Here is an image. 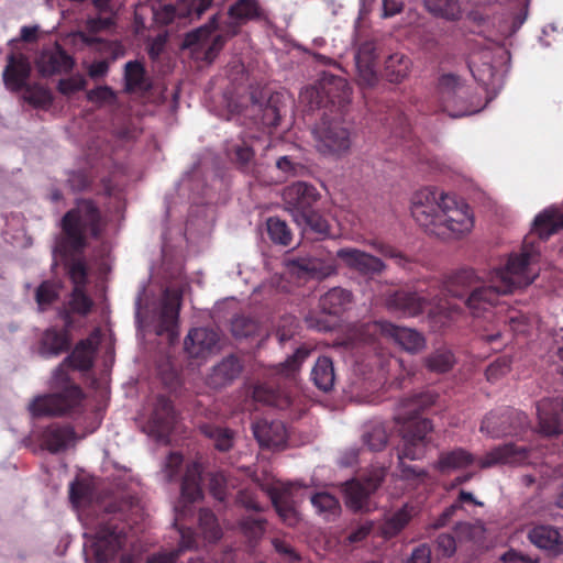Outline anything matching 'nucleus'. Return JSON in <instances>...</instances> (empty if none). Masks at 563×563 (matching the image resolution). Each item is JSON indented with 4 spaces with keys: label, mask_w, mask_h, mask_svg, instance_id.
<instances>
[{
    "label": "nucleus",
    "mask_w": 563,
    "mask_h": 563,
    "mask_svg": "<svg viewBox=\"0 0 563 563\" xmlns=\"http://www.w3.org/2000/svg\"><path fill=\"white\" fill-rule=\"evenodd\" d=\"M336 257L351 271L362 276H375L386 268L384 262L355 247H342L336 251Z\"/></svg>",
    "instance_id": "17"
},
{
    "label": "nucleus",
    "mask_w": 563,
    "mask_h": 563,
    "mask_svg": "<svg viewBox=\"0 0 563 563\" xmlns=\"http://www.w3.org/2000/svg\"><path fill=\"white\" fill-rule=\"evenodd\" d=\"M63 236L59 247L65 254H79L88 245L87 236L98 239L102 232V217L91 199H78L76 206L62 218Z\"/></svg>",
    "instance_id": "8"
},
{
    "label": "nucleus",
    "mask_w": 563,
    "mask_h": 563,
    "mask_svg": "<svg viewBox=\"0 0 563 563\" xmlns=\"http://www.w3.org/2000/svg\"><path fill=\"white\" fill-rule=\"evenodd\" d=\"M360 335L366 344L375 342L377 335L394 340L401 349L410 353L420 352L426 345L424 336L418 331L396 325L387 321H375L361 327Z\"/></svg>",
    "instance_id": "12"
},
{
    "label": "nucleus",
    "mask_w": 563,
    "mask_h": 563,
    "mask_svg": "<svg viewBox=\"0 0 563 563\" xmlns=\"http://www.w3.org/2000/svg\"><path fill=\"white\" fill-rule=\"evenodd\" d=\"M236 505L245 508L246 510H252L255 512H262L264 507L257 501V494L253 489H241L239 490L235 497Z\"/></svg>",
    "instance_id": "61"
},
{
    "label": "nucleus",
    "mask_w": 563,
    "mask_h": 563,
    "mask_svg": "<svg viewBox=\"0 0 563 563\" xmlns=\"http://www.w3.org/2000/svg\"><path fill=\"white\" fill-rule=\"evenodd\" d=\"M68 274L75 287H84L87 283V267L82 260H75L68 266Z\"/></svg>",
    "instance_id": "62"
},
{
    "label": "nucleus",
    "mask_w": 563,
    "mask_h": 563,
    "mask_svg": "<svg viewBox=\"0 0 563 563\" xmlns=\"http://www.w3.org/2000/svg\"><path fill=\"white\" fill-rule=\"evenodd\" d=\"M310 98L311 107L335 108L343 114L344 108L350 102L351 89L347 81L330 73H323L314 87L306 90Z\"/></svg>",
    "instance_id": "11"
},
{
    "label": "nucleus",
    "mask_w": 563,
    "mask_h": 563,
    "mask_svg": "<svg viewBox=\"0 0 563 563\" xmlns=\"http://www.w3.org/2000/svg\"><path fill=\"white\" fill-rule=\"evenodd\" d=\"M140 511L139 500L132 496L115 498L104 508L90 551L98 563H107L125 545L131 530V516Z\"/></svg>",
    "instance_id": "6"
},
{
    "label": "nucleus",
    "mask_w": 563,
    "mask_h": 563,
    "mask_svg": "<svg viewBox=\"0 0 563 563\" xmlns=\"http://www.w3.org/2000/svg\"><path fill=\"white\" fill-rule=\"evenodd\" d=\"M443 292L444 287L439 294H432L421 287L415 290L399 289L389 295L387 307L406 317H417L428 307L434 306L429 309V316L431 318L439 317L440 322L444 324L451 318V311L449 310L448 302L439 297Z\"/></svg>",
    "instance_id": "10"
},
{
    "label": "nucleus",
    "mask_w": 563,
    "mask_h": 563,
    "mask_svg": "<svg viewBox=\"0 0 563 563\" xmlns=\"http://www.w3.org/2000/svg\"><path fill=\"white\" fill-rule=\"evenodd\" d=\"M435 549L439 554L451 558L456 551V542L451 533H441L435 539Z\"/></svg>",
    "instance_id": "64"
},
{
    "label": "nucleus",
    "mask_w": 563,
    "mask_h": 563,
    "mask_svg": "<svg viewBox=\"0 0 563 563\" xmlns=\"http://www.w3.org/2000/svg\"><path fill=\"white\" fill-rule=\"evenodd\" d=\"M368 244L384 257L394 260L395 263L399 266H405V264L408 262L407 257L393 245H389L379 240H372L368 242Z\"/></svg>",
    "instance_id": "59"
},
{
    "label": "nucleus",
    "mask_w": 563,
    "mask_h": 563,
    "mask_svg": "<svg viewBox=\"0 0 563 563\" xmlns=\"http://www.w3.org/2000/svg\"><path fill=\"white\" fill-rule=\"evenodd\" d=\"M476 462L475 455L463 448H455L450 451H443L434 464V468L440 473H446L453 470H462L473 465Z\"/></svg>",
    "instance_id": "32"
},
{
    "label": "nucleus",
    "mask_w": 563,
    "mask_h": 563,
    "mask_svg": "<svg viewBox=\"0 0 563 563\" xmlns=\"http://www.w3.org/2000/svg\"><path fill=\"white\" fill-rule=\"evenodd\" d=\"M439 103L451 118H461L481 110L479 97L459 75L446 73L438 79Z\"/></svg>",
    "instance_id": "9"
},
{
    "label": "nucleus",
    "mask_w": 563,
    "mask_h": 563,
    "mask_svg": "<svg viewBox=\"0 0 563 563\" xmlns=\"http://www.w3.org/2000/svg\"><path fill=\"white\" fill-rule=\"evenodd\" d=\"M93 343L80 340L73 352L53 371L49 379L51 394L33 399L29 409L34 417H60L75 411L85 398L81 387L70 377L69 369L89 371L93 365Z\"/></svg>",
    "instance_id": "2"
},
{
    "label": "nucleus",
    "mask_w": 563,
    "mask_h": 563,
    "mask_svg": "<svg viewBox=\"0 0 563 563\" xmlns=\"http://www.w3.org/2000/svg\"><path fill=\"white\" fill-rule=\"evenodd\" d=\"M362 438L371 451H382L387 444L388 434L383 423L374 422L365 427Z\"/></svg>",
    "instance_id": "45"
},
{
    "label": "nucleus",
    "mask_w": 563,
    "mask_h": 563,
    "mask_svg": "<svg viewBox=\"0 0 563 563\" xmlns=\"http://www.w3.org/2000/svg\"><path fill=\"white\" fill-rule=\"evenodd\" d=\"M411 59L402 53H394L385 60L384 74L390 82H401L410 73Z\"/></svg>",
    "instance_id": "38"
},
{
    "label": "nucleus",
    "mask_w": 563,
    "mask_h": 563,
    "mask_svg": "<svg viewBox=\"0 0 563 563\" xmlns=\"http://www.w3.org/2000/svg\"><path fill=\"white\" fill-rule=\"evenodd\" d=\"M311 379L317 388L322 391H329L334 386L335 373L333 362L328 356H320L312 371Z\"/></svg>",
    "instance_id": "37"
},
{
    "label": "nucleus",
    "mask_w": 563,
    "mask_h": 563,
    "mask_svg": "<svg viewBox=\"0 0 563 563\" xmlns=\"http://www.w3.org/2000/svg\"><path fill=\"white\" fill-rule=\"evenodd\" d=\"M559 408L563 411V398L556 399L543 398L537 404V415L539 419L540 432L545 435H556L562 432Z\"/></svg>",
    "instance_id": "26"
},
{
    "label": "nucleus",
    "mask_w": 563,
    "mask_h": 563,
    "mask_svg": "<svg viewBox=\"0 0 563 563\" xmlns=\"http://www.w3.org/2000/svg\"><path fill=\"white\" fill-rule=\"evenodd\" d=\"M252 430L254 438L262 448H282L286 444V427L279 420H256L252 424Z\"/></svg>",
    "instance_id": "22"
},
{
    "label": "nucleus",
    "mask_w": 563,
    "mask_h": 563,
    "mask_svg": "<svg viewBox=\"0 0 563 563\" xmlns=\"http://www.w3.org/2000/svg\"><path fill=\"white\" fill-rule=\"evenodd\" d=\"M529 460V450L525 445L506 443L487 452L477 461L481 468L493 467L497 464H521Z\"/></svg>",
    "instance_id": "21"
},
{
    "label": "nucleus",
    "mask_w": 563,
    "mask_h": 563,
    "mask_svg": "<svg viewBox=\"0 0 563 563\" xmlns=\"http://www.w3.org/2000/svg\"><path fill=\"white\" fill-rule=\"evenodd\" d=\"M267 520L261 517L243 516L236 522L239 533L251 548H255L266 532Z\"/></svg>",
    "instance_id": "35"
},
{
    "label": "nucleus",
    "mask_w": 563,
    "mask_h": 563,
    "mask_svg": "<svg viewBox=\"0 0 563 563\" xmlns=\"http://www.w3.org/2000/svg\"><path fill=\"white\" fill-rule=\"evenodd\" d=\"M243 364L235 355L224 357L212 367L207 383L212 388H222L232 384L242 373Z\"/></svg>",
    "instance_id": "27"
},
{
    "label": "nucleus",
    "mask_w": 563,
    "mask_h": 563,
    "mask_svg": "<svg viewBox=\"0 0 563 563\" xmlns=\"http://www.w3.org/2000/svg\"><path fill=\"white\" fill-rule=\"evenodd\" d=\"M411 214L426 232L440 239H457L474 225L468 205L435 187L422 188L413 195Z\"/></svg>",
    "instance_id": "3"
},
{
    "label": "nucleus",
    "mask_w": 563,
    "mask_h": 563,
    "mask_svg": "<svg viewBox=\"0 0 563 563\" xmlns=\"http://www.w3.org/2000/svg\"><path fill=\"white\" fill-rule=\"evenodd\" d=\"M276 167L285 178L297 176L303 170V165L294 161L290 156H280L276 161Z\"/></svg>",
    "instance_id": "63"
},
{
    "label": "nucleus",
    "mask_w": 563,
    "mask_h": 563,
    "mask_svg": "<svg viewBox=\"0 0 563 563\" xmlns=\"http://www.w3.org/2000/svg\"><path fill=\"white\" fill-rule=\"evenodd\" d=\"M540 257L538 249L525 247L519 254H511L504 267L494 271L490 285H484L475 271L463 268L454 273L444 290L452 297L462 299L474 318H493L490 324L483 329L481 338L488 344L503 340L512 316L503 314L500 296L511 294L517 288L529 286L537 277L531 265Z\"/></svg>",
    "instance_id": "1"
},
{
    "label": "nucleus",
    "mask_w": 563,
    "mask_h": 563,
    "mask_svg": "<svg viewBox=\"0 0 563 563\" xmlns=\"http://www.w3.org/2000/svg\"><path fill=\"white\" fill-rule=\"evenodd\" d=\"M377 487L378 483L373 479L366 482L352 479L347 482L344 487L346 506L354 511L368 510L369 496Z\"/></svg>",
    "instance_id": "28"
},
{
    "label": "nucleus",
    "mask_w": 563,
    "mask_h": 563,
    "mask_svg": "<svg viewBox=\"0 0 563 563\" xmlns=\"http://www.w3.org/2000/svg\"><path fill=\"white\" fill-rule=\"evenodd\" d=\"M311 504L319 515H323L327 519L335 517L340 512V503L331 494L321 492L312 495Z\"/></svg>",
    "instance_id": "48"
},
{
    "label": "nucleus",
    "mask_w": 563,
    "mask_h": 563,
    "mask_svg": "<svg viewBox=\"0 0 563 563\" xmlns=\"http://www.w3.org/2000/svg\"><path fill=\"white\" fill-rule=\"evenodd\" d=\"M201 472V465L197 462H192L186 466V471L181 477L180 500L175 507L176 518L174 522L180 533L178 548L168 552L153 554L147 559L146 563H176L184 551L197 547L195 531L191 528H185L179 521L187 512L192 511V504L203 497L200 485Z\"/></svg>",
    "instance_id": "7"
},
{
    "label": "nucleus",
    "mask_w": 563,
    "mask_h": 563,
    "mask_svg": "<svg viewBox=\"0 0 563 563\" xmlns=\"http://www.w3.org/2000/svg\"><path fill=\"white\" fill-rule=\"evenodd\" d=\"M438 395L426 390L413 394L399 401L395 421L400 426L402 439L398 452L399 468L405 479L423 478L427 472L415 465L404 463V459L420 460L424 456L429 444L428 434L433 430L431 420L419 418L418 415L437 401Z\"/></svg>",
    "instance_id": "5"
},
{
    "label": "nucleus",
    "mask_w": 563,
    "mask_h": 563,
    "mask_svg": "<svg viewBox=\"0 0 563 563\" xmlns=\"http://www.w3.org/2000/svg\"><path fill=\"white\" fill-rule=\"evenodd\" d=\"M87 100L98 106H114L118 102V96L111 87L99 86L87 92Z\"/></svg>",
    "instance_id": "53"
},
{
    "label": "nucleus",
    "mask_w": 563,
    "mask_h": 563,
    "mask_svg": "<svg viewBox=\"0 0 563 563\" xmlns=\"http://www.w3.org/2000/svg\"><path fill=\"white\" fill-rule=\"evenodd\" d=\"M175 418V410L172 401L165 396H158L150 418V423L154 431L159 435L169 433L174 427Z\"/></svg>",
    "instance_id": "31"
},
{
    "label": "nucleus",
    "mask_w": 563,
    "mask_h": 563,
    "mask_svg": "<svg viewBox=\"0 0 563 563\" xmlns=\"http://www.w3.org/2000/svg\"><path fill=\"white\" fill-rule=\"evenodd\" d=\"M210 494L219 501H224L228 496V479L223 472L210 473L208 476Z\"/></svg>",
    "instance_id": "54"
},
{
    "label": "nucleus",
    "mask_w": 563,
    "mask_h": 563,
    "mask_svg": "<svg viewBox=\"0 0 563 563\" xmlns=\"http://www.w3.org/2000/svg\"><path fill=\"white\" fill-rule=\"evenodd\" d=\"M32 67L22 53H11L7 56V65L2 73L4 86L13 92L21 91L29 84Z\"/></svg>",
    "instance_id": "19"
},
{
    "label": "nucleus",
    "mask_w": 563,
    "mask_h": 563,
    "mask_svg": "<svg viewBox=\"0 0 563 563\" xmlns=\"http://www.w3.org/2000/svg\"><path fill=\"white\" fill-rule=\"evenodd\" d=\"M529 541L551 556L563 553V537L560 531L548 525H538L528 532Z\"/></svg>",
    "instance_id": "24"
},
{
    "label": "nucleus",
    "mask_w": 563,
    "mask_h": 563,
    "mask_svg": "<svg viewBox=\"0 0 563 563\" xmlns=\"http://www.w3.org/2000/svg\"><path fill=\"white\" fill-rule=\"evenodd\" d=\"M310 351L306 347H298L295 353L282 363L280 372L287 376L299 369L302 362L309 356Z\"/></svg>",
    "instance_id": "60"
},
{
    "label": "nucleus",
    "mask_w": 563,
    "mask_h": 563,
    "mask_svg": "<svg viewBox=\"0 0 563 563\" xmlns=\"http://www.w3.org/2000/svg\"><path fill=\"white\" fill-rule=\"evenodd\" d=\"M152 84L146 77V70L139 60H130L124 66V91L126 93L150 91Z\"/></svg>",
    "instance_id": "33"
},
{
    "label": "nucleus",
    "mask_w": 563,
    "mask_h": 563,
    "mask_svg": "<svg viewBox=\"0 0 563 563\" xmlns=\"http://www.w3.org/2000/svg\"><path fill=\"white\" fill-rule=\"evenodd\" d=\"M560 229H563V212L556 207H549L536 216L522 243L525 247L538 249L541 252L540 243L548 241Z\"/></svg>",
    "instance_id": "14"
},
{
    "label": "nucleus",
    "mask_w": 563,
    "mask_h": 563,
    "mask_svg": "<svg viewBox=\"0 0 563 563\" xmlns=\"http://www.w3.org/2000/svg\"><path fill=\"white\" fill-rule=\"evenodd\" d=\"M280 118L282 113L278 106V98L272 96L262 110V123L268 128H276L280 123Z\"/></svg>",
    "instance_id": "58"
},
{
    "label": "nucleus",
    "mask_w": 563,
    "mask_h": 563,
    "mask_svg": "<svg viewBox=\"0 0 563 563\" xmlns=\"http://www.w3.org/2000/svg\"><path fill=\"white\" fill-rule=\"evenodd\" d=\"M23 99L34 108H46L49 107L53 102V96L51 91L37 84L30 85L27 84L24 87Z\"/></svg>",
    "instance_id": "49"
},
{
    "label": "nucleus",
    "mask_w": 563,
    "mask_h": 563,
    "mask_svg": "<svg viewBox=\"0 0 563 563\" xmlns=\"http://www.w3.org/2000/svg\"><path fill=\"white\" fill-rule=\"evenodd\" d=\"M296 221L299 225L303 227L305 234L311 233L317 240H323L330 236V224L328 220L317 210L302 216L299 218V220Z\"/></svg>",
    "instance_id": "39"
},
{
    "label": "nucleus",
    "mask_w": 563,
    "mask_h": 563,
    "mask_svg": "<svg viewBox=\"0 0 563 563\" xmlns=\"http://www.w3.org/2000/svg\"><path fill=\"white\" fill-rule=\"evenodd\" d=\"M76 431L70 424L52 423L41 434L42 446L48 452L56 454L65 451L76 441Z\"/></svg>",
    "instance_id": "23"
},
{
    "label": "nucleus",
    "mask_w": 563,
    "mask_h": 563,
    "mask_svg": "<svg viewBox=\"0 0 563 563\" xmlns=\"http://www.w3.org/2000/svg\"><path fill=\"white\" fill-rule=\"evenodd\" d=\"M353 294L342 287H333L321 296L319 306L328 314L338 316L351 306Z\"/></svg>",
    "instance_id": "34"
},
{
    "label": "nucleus",
    "mask_w": 563,
    "mask_h": 563,
    "mask_svg": "<svg viewBox=\"0 0 563 563\" xmlns=\"http://www.w3.org/2000/svg\"><path fill=\"white\" fill-rule=\"evenodd\" d=\"M200 431L219 452H229L234 445L235 432L230 428L205 423L200 427Z\"/></svg>",
    "instance_id": "36"
},
{
    "label": "nucleus",
    "mask_w": 563,
    "mask_h": 563,
    "mask_svg": "<svg viewBox=\"0 0 563 563\" xmlns=\"http://www.w3.org/2000/svg\"><path fill=\"white\" fill-rule=\"evenodd\" d=\"M74 66V58L58 43L43 49L37 59L38 71L44 77L67 74L73 70Z\"/></svg>",
    "instance_id": "20"
},
{
    "label": "nucleus",
    "mask_w": 563,
    "mask_h": 563,
    "mask_svg": "<svg viewBox=\"0 0 563 563\" xmlns=\"http://www.w3.org/2000/svg\"><path fill=\"white\" fill-rule=\"evenodd\" d=\"M526 424L527 417L525 413L507 408L486 415L481 423L479 430L492 438H499L504 435H516L519 433V429Z\"/></svg>",
    "instance_id": "15"
},
{
    "label": "nucleus",
    "mask_w": 563,
    "mask_h": 563,
    "mask_svg": "<svg viewBox=\"0 0 563 563\" xmlns=\"http://www.w3.org/2000/svg\"><path fill=\"white\" fill-rule=\"evenodd\" d=\"M288 266L299 277L324 278L336 271L333 264H325L316 257H294L288 261Z\"/></svg>",
    "instance_id": "30"
},
{
    "label": "nucleus",
    "mask_w": 563,
    "mask_h": 563,
    "mask_svg": "<svg viewBox=\"0 0 563 563\" xmlns=\"http://www.w3.org/2000/svg\"><path fill=\"white\" fill-rule=\"evenodd\" d=\"M424 5L433 15L450 21L459 20L462 14L459 0H424Z\"/></svg>",
    "instance_id": "42"
},
{
    "label": "nucleus",
    "mask_w": 563,
    "mask_h": 563,
    "mask_svg": "<svg viewBox=\"0 0 563 563\" xmlns=\"http://www.w3.org/2000/svg\"><path fill=\"white\" fill-rule=\"evenodd\" d=\"M271 497L272 504L282 520L288 526H294L297 522V514L290 496L285 492H274Z\"/></svg>",
    "instance_id": "44"
},
{
    "label": "nucleus",
    "mask_w": 563,
    "mask_h": 563,
    "mask_svg": "<svg viewBox=\"0 0 563 563\" xmlns=\"http://www.w3.org/2000/svg\"><path fill=\"white\" fill-rule=\"evenodd\" d=\"M266 230L273 243L288 246L292 234L287 223L278 217H271L266 221Z\"/></svg>",
    "instance_id": "46"
},
{
    "label": "nucleus",
    "mask_w": 563,
    "mask_h": 563,
    "mask_svg": "<svg viewBox=\"0 0 563 563\" xmlns=\"http://www.w3.org/2000/svg\"><path fill=\"white\" fill-rule=\"evenodd\" d=\"M217 332L207 328H196L185 338L184 347L190 357L199 358L209 354L217 345Z\"/></svg>",
    "instance_id": "25"
},
{
    "label": "nucleus",
    "mask_w": 563,
    "mask_h": 563,
    "mask_svg": "<svg viewBox=\"0 0 563 563\" xmlns=\"http://www.w3.org/2000/svg\"><path fill=\"white\" fill-rule=\"evenodd\" d=\"M320 197L317 188L305 181L294 183L283 191V200L295 220H299L302 216L316 210L314 206Z\"/></svg>",
    "instance_id": "16"
},
{
    "label": "nucleus",
    "mask_w": 563,
    "mask_h": 563,
    "mask_svg": "<svg viewBox=\"0 0 563 563\" xmlns=\"http://www.w3.org/2000/svg\"><path fill=\"white\" fill-rule=\"evenodd\" d=\"M92 300L86 295L84 287H74L69 300L70 311L81 316H87L92 308Z\"/></svg>",
    "instance_id": "52"
},
{
    "label": "nucleus",
    "mask_w": 563,
    "mask_h": 563,
    "mask_svg": "<svg viewBox=\"0 0 563 563\" xmlns=\"http://www.w3.org/2000/svg\"><path fill=\"white\" fill-rule=\"evenodd\" d=\"M454 363L455 358L453 353L445 349L437 350L426 358L427 368L435 373L449 372Z\"/></svg>",
    "instance_id": "50"
},
{
    "label": "nucleus",
    "mask_w": 563,
    "mask_h": 563,
    "mask_svg": "<svg viewBox=\"0 0 563 563\" xmlns=\"http://www.w3.org/2000/svg\"><path fill=\"white\" fill-rule=\"evenodd\" d=\"M199 529L208 542H217L222 537V529L217 516L210 510L202 508L198 516Z\"/></svg>",
    "instance_id": "43"
},
{
    "label": "nucleus",
    "mask_w": 563,
    "mask_h": 563,
    "mask_svg": "<svg viewBox=\"0 0 563 563\" xmlns=\"http://www.w3.org/2000/svg\"><path fill=\"white\" fill-rule=\"evenodd\" d=\"M71 346V336L67 329L48 328L44 331L41 343L40 354L44 357L58 356L67 352Z\"/></svg>",
    "instance_id": "29"
},
{
    "label": "nucleus",
    "mask_w": 563,
    "mask_h": 563,
    "mask_svg": "<svg viewBox=\"0 0 563 563\" xmlns=\"http://www.w3.org/2000/svg\"><path fill=\"white\" fill-rule=\"evenodd\" d=\"M183 464V454L178 452H172L168 454L164 464V475L167 482H175L180 478Z\"/></svg>",
    "instance_id": "57"
},
{
    "label": "nucleus",
    "mask_w": 563,
    "mask_h": 563,
    "mask_svg": "<svg viewBox=\"0 0 563 563\" xmlns=\"http://www.w3.org/2000/svg\"><path fill=\"white\" fill-rule=\"evenodd\" d=\"M228 155L240 168L246 169L254 158V151L245 143L235 144L228 150Z\"/></svg>",
    "instance_id": "56"
},
{
    "label": "nucleus",
    "mask_w": 563,
    "mask_h": 563,
    "mask_svg": "<svg viewBox=\"0 0 563 563\" xmlns=\"http://www.w3.org/2000/svg\"><path fill=\"white\" fill-rule=\"evenodd\" d=\"M214 0H180L176 7L180 18L190 21L199 20L208 11Z\"/></svg>",
    "instance_id": "47"
},
{
    "label": "nucleus",
    "mask_w": 563,
    "mask_h": 563,
    "mask_svg": "<svg viewBox=\"0 0 563 563\" xmlns=\"http://www.w3.org/2000/svg\"><path fill=\"white\" fill-rule=\"evenodd\" d=\"M267 19V12L260 0H236L228 8L227 20H222L218 12L208 23L188 32L184 38V47L192 48L196 54L202 53L201 59L212 63L227 42L241 32L243 25Z\"/></svg>",
    "instance_id": "4"
},
{
    "label": "nucleus",
    "mask_w": 563,
    "mask_h": 563,
    "mask_svg": "<svg viewBox=\"0 0 563 563\" xmlns=\"http://www.w3.org/2000/svg\"><path fill=\"white\" fill-rule=\"evenodd\" d=\"M183 294L176 289H166L158 318V334H167L170 340L178 336V319Z\"/></svg>",
    "instance_id": "18"
},
{
    "label": "nucleus",
    "mask_w": 563,
    "mask_h": 563,
    "mask_svg": "<svg viewBox=\"0 0 563 563\" xmlns=\"http://www.w3.org/2000/svg\"><path fill=\"white\" fill-rule=\"evenodd\" d=\"M60 285L54 280H43L35 289V302L38 312H45L59 299Z\"/></svg>",
    "instance_id": "41"
},
{
    "label": "nucleus",
    "mask_w": 563,
    "mask_h": 563,
    "mask_svg": "<svg viewBox=\"0 0 563 563\" xmlns=\"http://www.w3.org/2000/svg\"><path fill=\"white\" fill-rule=\"evenodd\" d=\"M257 330V322L250 317L236 316L231 322L232 334L238 339L252 336L256 334Z\"/></svg>",
    "instance_id": "51"
},
{
    "label": "nucleus",
    "mask_w": 563,
    "mask_h": 563,
    "mask_svg": "<svg viewBox=\"0 0 563 563\" xmlns=\"http://www.w3.org/2000/svg\"><path fill=\"white\" fill-rule=\"evenodd\" d=\"M316 148L325 156L342 157L349 154L352 145L351 132L336 121H331L314 131Z\"/></svg>",
    "instance_id": "13"
},
{
    "label": "nucleus",
    "mask_w": 563,
    "mask_h": 563,
    "mask_svg": "<svg viewBox=\"0 0 563 563\" xmlns=\"http://www.w3.org/2000/svg\"><path fill=\"white\" fill-rule=\"evenodd\" d=\"M511 357L507 355L496 358L485 371L487 380L494 383L508 374L511 368Z\"/></svg>",
    "instance_id": "55"
},
{
    "label": "nucleus",
    "mask_w": 563,
    "mask_h": 563,
    "mask_svg": "<svg viewBox=\"0 0 563 563\" xmlns=\"http://www.w3.org/2000/svg\"><path fill=\"white\" fill-rule=\"evenodd\" d=\"M411 510L412 508H409L406 505L394 512L390 517L386 518L380 526V534L385 539H391L398 536L411 520Z\"/></svg>",
    "instance_id": "40"
}]
</instances>
